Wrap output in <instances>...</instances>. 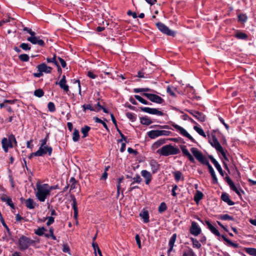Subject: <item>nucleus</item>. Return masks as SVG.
<instances>
[{
	"label": "nucleus",
	"mask_w": 256,
	"mask_h": 256,
	"mask_svg": "<svg viewBox=\"0 0 256 256\" xmlns=\"http://www.w3.org/2000/svg\"><path fill=\"white\" fill-rule=\"evenodd\" d=\"M36 191L35 192L36 197L40 202H44L50 196V192L53 188L47 184H42L38 182L36 184Z\"/></svg>",
	"instance_id": "obj_1"
},
{
	"label": "nucleus",
	"mask_w": 256,
	"mask_h": 256,
	"mask_svg": "<svg viewBox=\"0 0 256 256\" xmlns=\"http://www.w3.org/2000/svg\"><path fill=\"white\" fill-rule=\"evenodd\" d=\"M190 151L195 158L200 163L208 166V171L211 174V176H216L214 170L212 166L210 164L208 158L202 154L196 148H190Z\"/></svg>",
	"instance_id": "obj_2"
},
{
	"label": "nucleus",
	"mask_w": 256,
	"mask_h": 256,
	"mask_svg": "<svg viewBox=\"0 0 256 256\" xmlns=\"http://www.w3.org/2000/svg\"><path fill=\"white\" fill-rule=\"evenodd\" d=\"M180 150L177 146L171 144L163 146L157 150V152L161 156H168L170 155L176 154L180 152Z\"/></svg>",
	"instance_id": "obj_3"
},
{
	"label": "nucleus",
	"mask_w": 256,
	"mask_h": 256,
	"mask_svg": "<svg viewBox=\"0 0 256 256\" xmlns=\"http://www.w3.org/2000/svg\"><path fill=\"white\" fill-rule=\"evenodd\" d=\"M34 241L24 236H21L18 240L19 248L20 250H26L30 245L34 243Z\"/></svg>",
	"instance_id": "obj_4"
},
{
	"label": "nucleus",
	"mask_w": 256,
	"mask_h": 256,
	"mask_svg": "<svg viewBox=\"0 0 256 256\" xmlns=\"http://www.w3.org/2000/svg\"><path fill=\"white\" fill-rule=\"evenodd\" d=\"M147 135L151 139H154L160 136H168L172 135L171 132L166 130H152L147 132Z\"/></svg>",
	"instance_id": "obj_5"
},
{
	"label": "nucleus",
	"mask_w": 256,
	"mask_h": 256,
	"mask_svg": "<svg viewBox=\"0 0 256 256\" xmlns=\"http://www.w3.org/2000/svg\"><path fill=\"white\" fill-rule=\"evenodd\" d=\"M156 26L164 34H165L168 36H172L174 37L176 36V32L170 29L166 25L164 24L158 22L156 24Z\"/></svg>",
	"instance_id": "obj_6"
},
{
	"label": "nucleus",
	"mask_w": 256,
	"mask_h": 256,
	"mask_svg": "<svg viewBox=\"0 0 256 256\" xmlns=\"http://www.w3.org/2000/svg\"><path fill=\"white\" fill-rule=\"evenodd\" d=\"M172 126L179 132L180 135L188 138L192 142H196V140L188 133V132L182 127L175 124L172 123Z\"/></svg>",
	"instance_id": "obj_7"
},
{
	"label": "nucleus",
	"mask_w": 256,
	"mask_h": 256,
	"mask_svg": "<svg viewBox=\"0 0 256 256\" xmlns=\"http://www.w3.org/2000/svg\"><path fill=\"white\" fill-rule=\"evenodd\" d=\"M142 96L147 98L150 100L158 104H162L164 102V100L158 95L144 92Z\"/></svg>",
	"instance_id": "obj_8"
},
{
	"label": "nucleus",
	"mask_w": 256,
	"mask_h": 256,
	"mask_svg": "<svg viewBox=\"0 0 256 256\" xmlns=\"http://www.w3.org/2000/svg\"><path fill=\"white\" fill-rule=\"evenodd\" d=\"M210 142L211 146L214 148L217 152H220L223 156L224 158H226V154L223 150V148H222L217 138L214 136L212 137V140L210 141Z\"/></svg>",
	"instance_id": "obj_9"
},
{
	"label": "nucleus",
	"mask_w": 256,
	"mask_h": 256,
	"mask_svg": "<svg viewBox=\"0 0 256 256\" xmlns=\"http://www.w3.org/2000/svg\"><path fill=\"white\" fill-rule=\"evenodd\" d=\"M140 108L142 112L149 114H155L158 116H163L164 115V113L160 111L156 108L140 107Z\"/></svg>",
	"instance_id": "obj_10"
},
{
	"label": "nucleus",
	"mask_w": 256,
	"mask_h": 256,
	"mask_svg": "<svg viewBox=\"0 0 256 256\" xmlns=\"http://www.w3.org/2000/svg\"><path fill=\"white\" fill-rule=\"evenodd\" d=\"M27 40L33 44H38L40 46H44V41L40 39L39 36H36V35L28 37Z\"/></svg>",
	"instance_id": "obj_11"
},
{
	"label": "nucleus",
	"mask_w": 256,
	"mask_h": 256,
	"mask_svg": "<svg viewBox=\"0 0 256 256\" xmlns=\"http://www.w3.org/2000/svg\"><path fill=\"white\" fill-rule=\"evenodd\" d=\"M225 180L229 185L230 189L233 191L235 192L238 196H241L240 192H244L240 189L238 188L234 184L232 180L230 178V177H225Z\"/></svg>",
	"instance_id": "obj_12"
},
{
	"label": "nucleus",
	"mask_w": 256,
	"mask_h": 256,
	"mask_svg": "<svg viewBox=\"0 0 256 256\" xmlns=\"http://www.w3.org/2000/svg\"><path fill=\"white\" fill-rule=\"evenodd\" d=\"M201 232V229L198 225L196 222H192V226L190 228V234L195 236H198L200 234Z\"/></svg>",
	"instance_id": "obj_13"
},
{
	"label": "nucleus",
	"mask_w": 256,
	"mask_h": 256,
	"mask_svg": "<svg viewBox=\"0 0 256 256\" xmlns=\"http://www.w3.org/2000/svg\"><path fill=\"white\" fill-rule=\"evenodd\" d=\"M2 148L5 152H8L9 148L14 147L12 144L10 140H7V138H4L2 140Z\"/></svg>",
	"instance_id": "obj_14"
},
{
	"label": "nucleus",
	"mask_w": 256,
	"mask_h": 256,
	"mask_svg": "<svg viewBox=\"0 0 256 256\" xmlns=\"http://www.w3.org/2000/svg\"><path fill=\"white\" fill-rule=\"evenodd\" d=\"M56 84H58L60 87L64 92H68L69 90V86L66 84V78L65 75H63L61 80L58 82H56Z\"/></svg>",
	"instance_id": "obj_15"
},
{
	"label": "nucleus",
	"mask_w": 256,
	"mask_h": 256,
	"mask_svg": "<svg viewBox=\"0 0 256 256\" xmlns=\"http://www.w3.org/2000/svg\"><path fill=\"white\" fill-rule=\"evenodd\" d=\"M52 148L51 146H48L47 145L44 146V147L42 148V150H41L42 154H37V151L34 153V155L36 156H42L44 154H48V156H50L52 154Z\"/></svg>",
	"instance_id": "obj_16"
},
{
	"label": "nucleus",
	"mask_w": 256,
	"mask_h": 256,
	"mask_svg": "<svg viewBox=\"0 0 256 256\" xmlns=\"http://www.w3.org/2000/svg\"><path fill=\"white\" fill-rule=\"evenodd\" d=\"M38 72H42V73L45 72L46 74H50L52 72V68L50 66H48L46 64L42 63L36 66Z\"/></svg>",
	"instance_id": "obj_17"
},
{
	"label": "nucleus",
	"mask_w": 256,
	"mask_h": 256,
	"mask_svg": "<svg viewBox=\"0 0 256 256\" xmlns=\"http://www.w3.org/2000/svg\"><path fill=\"white\" fill-rule=\"evenodd\" d=\"M189 112L200 122H202L204 121L205 116L202 112L192 110H190Z\"/></svg>",
	"instance_id": "obj_18"
},
{
	"label": "nucleus",
	"mask_w": 256,
	"mask_h": 256,
	"mask_svg": "<svg viewBox=\"0 0 256 256\" xmlns=\"http://www.w3.org/2000/svg\"><path fill=\"white\" fill-rule=\"evenodd\" d=\"M209 158L211 160L212 162L214 164L216 169L218 170V171L219 172L220 174L222 176H224V173L222 170L221 168V166L218 164V162H217V160L211 155H210L208 156Z\"/></svg>",
	"instance_id": "obj_19"
},
{
	"label": "nucleus",
	"mask_w": 256,
	"mask_h": 256,
	"mask_svg": "<svg viewBox=\"0 0 256 256\" xmlns=\"http://www.w3.org/2000/svg\"><path fill=\"white\" fill-rule=\"evenodd\" d=\"M206 224L208 229L210 232L216 236H220V233L218 230L214 227L208 220H206Z\"/></svg>",
	"instance_id": "obj_20"
},
{
	"label": "nucleus",
	"mask_w": 256,
	"mask_h": 256,
	"mask_svg": "<svg viewBox=\"0 0 256 256\" xmlns=\"http://www.w3.org/2000/svg\"><path fill=\"white\" fill-rule=\"evenodd\" d=\"M133 180L134 181L132 182L130 188V191H132L134 188H138V186L135 185V184H140L142 181V179L140 177H134Z\"/></svg>",
	"instance_id": "obj_21"
},
{
	"label": "nucleus",
	"mask_w": 256,
	"mask_h": 256,
	"mask_svg": "<svg viewBox=\"0 0 256 256\" xmlns=\"http://www.w3.org/2000/svg\"><path fill=\"white\" fill-rule=\"evenodd\" d=\"M221 198L229 206H233L234 204V202L230 200L229 196L226 193H222V194Z\"/></svg>",
	"instance_id": "obj_22"
},
{
	"label": "nucleus",
	"mask_w": 256,
	"mask_h": 256,
	"mask_svg": "<svg viewBox=\"0 0 256 256\" xmlns=\"http://www.w3.org/2000/svg\"><path fill=\"white\" fill-rule=\"evenodd\" d=\"M72 201V206L74 210V217L76 218L78 215V208L76 206V200L74 196H71Z\"/></svg>",
	"instance_id": "obj_23"
},
{
	"label": "nucleus",
	"mask_w": 256,
	"mask_h": 256,
	"mask_svg": "<svg viewBox=\"0 0 256 256\" xmlns=\"http://www.w3.org/2000/svg\"><path fill=\"white\" fill-rule=\"evenodd\" d=\"M140 122L142 124L149 126L152 123V122L148 116H144L140 118Z\"/></svg>",
	"instance_id": "obj_24"
},
{
	"label": "nucleus",
	"mask_w": 256,
	"mask_h": 256,
	"mask_svg": "<svg viewBox=\"0 0 256 256\" xmlns=\"http://www.w3.org/2000/svg\"><path fill=\"white\" fill-rule=\"evenodd\" d=\"M140 217L142 218L144 223L149 222V214L147 210H143L140 214Z\"/></svg>",
	"instance_id": "obj_25"
},
{
	"label": "nucleus",
	"mask_w": 256,
	"mask_h": 256,
	"mask_svg": "<svg viewBox=\"0 0 256 256\" xmlns=\"http://www.w3.org/2000/svg\"><path fill=\"white\" fill-rule=\"evenodd\" d=\"M48 139V136L47 135L44 139L41 140H40V146L38 150H37V154H42L41 150H42V148L44 147V146L46 145Z\"/></svg>",
	"instance_id": "obj_26"
},
{
	"label": "nucleus",
	"mask_w": 256,
	"mask_h": 256,
	"mask_svg": "<svg viewBox=\"0 0 256 256\" xmlns=\"http://www.w3.org/2000/svg\"><path fill=\"white\" fill-rule=\"evenodd\" d=\"M176 234H173V235L170 238V242H169V244H168L170 248L168 250V252H170L172 250L173 247L174 246V244L176 240Z\"/></svg>",
	"instance_id": "obj_27"
},
{
	"label": "nucleus",
	"mask_w": 256,
	"mask_h": 256,
	"mask_svg": "<svg viewBox=\"0 0 256 256\" xmlns=\"http://www.w3.org/2000/svg\"><path fill=\"white\" fill-rule=\"evenodd\" d=\"M25 204L27 208L34 209L35 207L36 203L32 199L29 198L26 200Z\"/></svg>",
	"instance_id": "obj_28"
},
{
	"label": "nucleus",
	"mask_w": 256,
	"mask_h": 256,
	"mask_svg": "<svg viewBox=\"0 0 256 256\" xmlns=\"http://www.w3.org/2000/svg\"><path fill=\"white\" fill-rule=\"evenodd\" d=\"M166 139L164 138H160L156 142L154 143L152 146V148L153 149H156L162 145L166 143Z\"/></svg>",
	"instance_id": "obj_29"
},
{
	"label": "nucleus",
	"mask_w": 256,
	"mask_h": 256,
	"mask_svg": "<svg viewBox=\"0 0 256 256\" xmlns=\"http://www.w3.org/2000/svg\"><path fill=\"white\" fill-rule=\"evenodd\" d=\"M150 164L153 172H156L159 168V164L158 162L154 160H152L150 161Z\"/></svg>",
	"instance_id": "obj_30"
},
{
	"label": "nucleus",
	"mask_w": 256,
	"mask_h": 256,
	"mask_svg": "<svg viewBox=\"0 0 256 256\" xmlns=\"http://www.w3.org/2000/svg\"><path fill=\"white\" fill-rule=\"evenodd\" d=\"M235 37L240 40H246L248 38V35L242 32H238L235 34Z\"/></svg>",
	"instance_id": "obj_31"
},
{
	"label": "nucleus",
	"mask_w": 256,
	"mask_h": 256,
	"mask_svg": "<svg viewBox=\"0 0 256 256\" xmlns=\"http://www.w3.org/2000/svg\"><path fill=\"white\" fill-rule=\"evenodd\" d=\"M90 128L89 126H85L81 129V132L83 134L82 138H86L88 136V132L90 130Z\"/></svg>",
	"instance_id": "obj_32"
},
{
	"label": "nucleus",
	"mask_w": 256,
	"mask_h": 256,
	"mask_svg": "<svg viewBox=\"0 0 256 256\" xmlns=\"http://www.w3.org/2000/svg\"><path fill=\"white\" fill-rule=\"evenodd\" d=\"M176 90V88L172 86H168L166 88L167 92L173 97H175L176 96L174 93Z\"/></svg>",
	"instance_id": "obj_33"
},
{
	"label": "nucleus",
	"mask_w": 256,
	"mask_h": 256,
	"mask_svg": "<svg viewBox=\"0 0 256 256\" xmlns=\"http://www.w3.org/2000/svg\"><path fill=\"white\" fill-rule=\"evenodd\" d=\"M203 194L200 191H197L196 194L194 196V200L196 202H198L202 198Z\"/></svg>",
	"instance_id": "obj_34"
},
{
	"label": "nucleus",
	"mask_w": 256,
	"mask_h": 256,
	"mask_svg": "<svg viewBox=\"0 0 256 256\" xmlns=\"http://www.w3.org/2000/svg\"><path fill=\"white\" fill-rule=\"evenodd\" d=\"M2 200L3 202H5L6 204L9 205L11 208H14V204L12 202V200L10 198H8L6 196H2Z\"/></svg>",
	"instance_id": "obj_35"
},
{
	"label": "nucleus",
	"mask_w": 256,
	"mask_h": 256,
	"mask_svg": "<svg viewBox=\"0 0 256 256\" xmlns=\"http://www.w3.org/2000/svg\"><path fill=\"white\" fill-rule=\"evenodd\" d=\"M80 139V134L78 130L75 128L72 134V140L74 142L78 141Z\"/></svg>",
	"instance_id": "obj_36"
},
{
	"label": "nucleus",
	"mask_w": 256,
	"mask_h": 256,
	"mask_svg": "<svg viewBox=\"0 0 256 256\" xmlns=\"http://www.w3.org/2000/svg\"><path fill=\"white\" fill-rule=\"evenodd\" d=\"M194 129L201 136L206 138V135L204 130L199 126H194Z\"/></svg>",
	"instance_id": "obj_37"
},
{
	"label": "nucleus",
	"mask_w": 256,
	"mask_h": 256,
	"mask_svg": "<svg viewBox=\"0 0 256 256\" xmlns=\"http://www.w3.org/2000/svg\"><path fill=\"white\" fill-rule=\"evenodd\" d=\"M82 107V109H83V111L84 112H86V110H90V111H94L95 112V110L96 109L92 106L90 104H83Z\"/></svg>",
	"instance_id": "obj_38"
},
{
	"label": "nucleus",
	"mask_w": 256,
	"mask_h": 256,
	"mask_svg": "<svg viewBox=\"0 0 256 256\" xmlns=\"http://www.w3.org/2000/svg\"><path fill=\"white\" fill-rule=\"evenodd\" d=\"M245 251L250 255L256 256V248H245Z\"/></svg>",
	"instance_id": "obj_39"
},
{
	"label": "nucleus",
	"mask_w": 256,
	"mask_h": 256,
	"mask_svg": "<svg viewBox=\"0 0 256 256\" xmlns=\"http://www.w3.org/2000/svg\"><path fill=\"white\" fill-rule=\"evenodd\" d=\"M20 60L22 62H27L29 60L30 57L27 54H22L18 56Z\"/></svg>",
	"instance_id": "obj_40"
},
{
	"label": "nucleus",
	"mask_w": 256,
	"mask_h": 256,
	"mask_svg": "<svg viewBox=\"0 0 256 256\" xmlns=\"http://www.w3.org/2000/svg\"><path fill=\"white\" fill-rule=\"evenodd\" d=\"M46 230L44 227L39 228L36 230H35V234L39 236H42L44 234V232H46Z\"/></svg>",
	"instance_id": "obj_41"
},
{
	"label": "nucleus",
	"mask_w": 256,
	"mask_h": 256,
	"mask_svg": "<svg viewBox=\"0 0 256 256\" xmlns=\"http://www.w3.org/2000/svg\"><path fill=\"white\" fill-rule=\"evenodd\" d=\"M34 95L38 98H41L44 95V92L41 88L36 90L34 92Z\"/></svg>",
	"instance_id": "obj_42"
},
{
	"label": "nucleus",
	"mask_w": 256,
	"mask_h": 256,
	"mask_svg": "<svg viewBox=\"0 0 256 256\" xmlns=\"http://www.w3.org/2000/svg\"><path fill=\"white\" fill-rule=\"evenodd\" d=\"M220 218L222 220H234V218L232 216H230L228 214H222L220 216Z\"/></svg>",
	"instance_id": "obj_43"
},
{
	"label": "nucleus",
	"mask_w": 256,
	"mask_h": 256,
	"mask_svg": "<svg viewBox=\"0 0 256 256\" xmlns=\"http://www.w3.org/2000/svg\"><path fill=\"white\" fill-rule=\"evenodd\" d=\"M94 120L96 122L100 123V124H102L104 126V127L106 130H108V127L106 124V122H104L103 120H102L101 119L99 118L98 117H94Z\"/></svg>",
	"instance_id": "obj_44"
},
{
	"label": "nucleus",
	"mask_w": 256,
	"mask_h": 256,
	"mask_svg": "<svg viewBox=\"0 0 256 256\" xmlns=\"http://www.w3.org/2000/svg\"><path fill=\"white\" fill-rule=\"evenodd\" d=\"M46 61L48 63H54L56 66H58V62L56 59V56L54 54L52 58H48Z\"/></svg>",
	"instance_id": "obj_45"
},
{
	"label": "nucleus",
	"mask_w": 256,
	"mask_h": 256,
	"mask_svg": "<svg viewBox=\"0 0 256 256\" xmlns=\"http://www.w3.org/2000/svg\"><path fill=\"white\" fill-rule=\"evenodd\" d=\"M222 238L228 244L231 246L236 248H238V244L232 242L230 240H228L224 236H222Z\"/></svg>",
	"instance_id": "obj_46"
},
{
	"label": "nucleus",
	"mask_w": 256,
	"mask_h": 256,
	"mask_svg": "<svg viewBox=\"0 0 256 256\" xmlns=\"http://www.w3.org/2000/svg\"><path fill=\"white\" fill-rule=\"evenodd\" d=\"M20 47L22 48L24 50H30L31 47L27 43H22L20 44Z\"/></svg>",
	"instance_id": "obj_47"
},
{
	"label": "nucleus",
	"mask_w": 256,
	"mask_h": 256,
	"mask_svg": "<svg viewBox=\"0 0 256 256\" xmlns=\"http://www.w3.org/2000/svg\"><path fill=\"white\" fill-rule=\"evenodd\" d=\"M190 240L192 242L193 246L196 247L198 248H199L201 246L199 242L194 238H190Z\"/></svg>",
	"instance_id": "obj_48"
},
{
	"label": "nucleus",
	"mask_w": 256,
	"mask_h": 256,
	"mask_svg": "<svg viewBox=\"0 0 256 256\" xmlns=\"http://www.w3.org/2000/svg\"><path fill=\"white\" fill-rule=\"evenodd\" d=\"M150 90L148 88H136L134 89V92L136 93L146 92Z\"/></svg>",
	"instance_id": "obj_49"
},
{
	"label": "nucleus",
	"mask_w": 256,
	"mask_h": 256,
	"mask_svg": "<svg viewBox=\"0 0 256 256\" xmlns=\"http://www.w3.org/2000/svg\"><path fill=\"white\" fill-rule=\"evenodd\" d=\"M48 108L50 112H54L56 110L55 105L52 102H49L48 103Z\"/></svg>",
	"instance_id": "obj_50"
},
{
	"label": "nucleus",
	"mask_w": 256,
	"mask_h": 256,
	"mask_svg": "<svg viewBox=\"0 0 256 256\" xmlns=\"http://www.w3.org/2000/svg\"><path fill=\"white\" fill-rule=\"evenodd\" d=\"M166 208L167 207L166 204L164 202H162L160 204L158 207V211L160 212H164L166 210Z\"/></svg>",
	"instance_id": "obj_51"
},
{
	"label": "nucleus",
	"mask_w": 256,
	"mask_h": 256,
	"mask_svg": "<svg viewBox=\"0 0 256 256\" xmlns=\"http://www.w3.org/2000/svg\"><path fill=\"white\" fill-rule=\"evenodd\" d=\"M194 253L192 248H189L187 252H185L182 256H194Z\"/></svg>",
	"instance_id": "obj_52"
},
{
	"label": "nucleus",
	"mask_w": 256,
	"mask_h": 256,
	"mask_svg": "<svg viewBox=\"0 0 256 256\" xmlns=\"http://www.w3.org/2000/svg\"><path fill=\"white\" fill-rule=\"evenodd\" d=\"M247 16L244 14H240L238 16V19L240 22H244L247 20Z\"/></svg>",
	"instance_id": "obj_53"
},
{
	"label": "nucleus",
	"mask_w": 256,
	"mask_h": 256,
	"mask_svg": "<svg viewBox=\"0 0 256 256\" xmlns=\"http://www.w3.org/2000/svg\"><path fill=\"white\" fill-rule=\"evenodd\" d=\"M182 151L184 156H188L190 154V153L188 150L186 148V146H183L181 147Z\"/></svg>",
	"instance_id": "obj_54"
},
{
	"label": "nucleus",
	"mask_w": 256,
	"mask_h": 256,
	"mask_svg": "<svg viewBox=\"0 0 256 256\" xmlns=\"http://www.w3.org/2000/svg\"><path fill=\"white\" fill-rule=\"evenodd\" d=\"M23 30L24 32H28L29 34H30V36L36 35V32H34L32 31L31 28H30L27 27L24 28L23 29Z\"/></svg>",
	"instance_id": "obj_55"
},
{
	"label": "nucleus",
	"mask_w": 256,
	"mask_h": 256,
	"mask_svg": "<svg viewBox=\"0 0 256 256\" xmlns=\"http://www.w3.org/2000/svg\"><path fill=\"white\" fill-rule=\"evenodd\" d=\"M7 140H10V142H12H12H14L16 144L17 142H16L15 136L12 134L8 136V138H7Z\"/></svg>",
	"instance_id": "obj_56"
},
{
	"label": "nucleus",
	"mask_w": 256,
	"mask_h": 256,
	"mask_svg": "<svg viewBox=\"0 0 256 256\" xmlns=\"http://www.w3.org/2000/svg\"><path fill=\"white\" fill-rule=\"evenodd\" d=\"M92 246L94 250V253L95 254V256H98L96 250L98 248H99L98 244L94 242H92Z\"/></svg>",
	"instance_id": "obj_57"
},
{
	"label": "nucleus",
	"mask_w": 256,
	"mask_h": 256,
	"mask_svg": "<svg viewBox=\"0 0 256 256\" xmlns=\"http://www.w3.org/2000/svg\"><path fill=\"white\" fill-rule=\"evenodd\" d=\"M87 76L92 79H95L97 78V76L93 73L92 71H88Z\"/></svg>",
	"instance_id": "obj_58"
},
{
	"label": "nucleus",
	"mask_w": 256,
	"mask_h": 256,
	"mask_svg": "<svg viewBox=\"0 0 256 256\" xmlns=\"http://www.w3.org/2000/svg\"><path fill=\"white\" fill-rule=\"evenodd\" d=\"M134 98H136V100H137L142 104H144V103H145L146 100L144 99L140 96L138 95H134Z\"/></svg>",
	"instance_id": "obj_59"
},
{
	"label": "nucleus",
	"mask_w": 256,
	"mask_h": 256,
	"mask_svg": "<svg viewBox=\"0 0 256 256\" xmlns=\"http://www.w3.org/2000/svg\"><path fill=\"white\" fill-rule=\"evenodd\" d=\"M62 251L64 252H68L70 254V248L66 244L63 245Z\"/></svg>",
	"instance_id": "obj_60"
},
{
	"label": "nucleus",
	"mask_w": 256,
	"mask_h": 256,
	"mask_svg": "<svg viewBox=\"0 0 256 256\" xmlns=\"http://www.w3.org/2000/svg\"><path fill=\"white\" fill-rule=\"evenodd\" d=\"M58 58L60 62V63L62 66L64 68L66 67V62H65V60L60 57H58Z\"/></svg>",
	"instance_id": "obj_61"
},
{
	"label": "nucleus",
	"mask_w": 256,
	"mask_h": 256,
	"mask_svg": "<svg viewBox=\"0 0 256 256\" xmlns=\"http://www.w3.org/2000/svg\"><path fill=\"white\" fill-rule=\"evenodd\" d=\"M77 185H78V183L76 180L75 182H74L71 183L70 184H68V186L70 187V190H72V189L76 188Z\"/></svg>",
	"instance_id": "obj_62"
},
{
	"label": "nucleus",
	"mask_w": 256,
	"mask_h": 256,
	"mask_svg": "<svg viewBox=\"0 0 256 256\" xmlns=\"http://www.w3.org/2000/svg\"><path fill=\"white\" fill-rule=\"evenodd\" d=\"M96 110L95 112H100L102 108V106L99 102H98L95 108H94Z\"/></svg>",
	"instance_id": "obj_63"
},
{
	"label": "nucleus",
	"mask_w": 256,
	"mask_h": 256,
	"mask_svg": "<svg viewBox=\"0 0 256 256\" xmlns=\"http://www.w3.org/2000/svg\"><path fill=\"white\" fill-rule=\"evenodd\" d=\"M54 222V218L52 216H50L48 218V220L46 222V224L48 226H50Z\"/></svg>",
	"instance_id": "obj_64"
}]
</instances>
